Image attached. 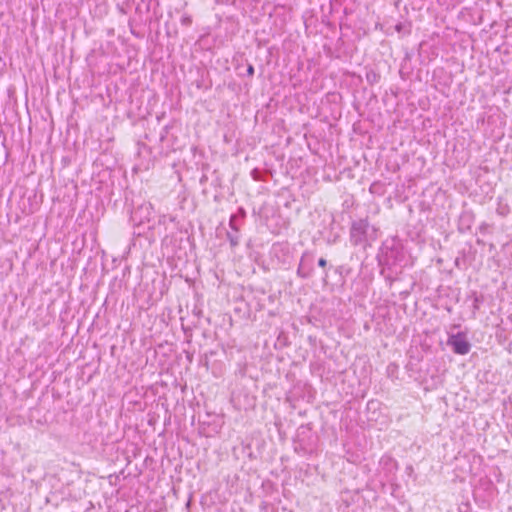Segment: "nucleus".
<instances>
[{
  "label": "nucleus",
  "instance_id": "f03ea898",
  "mask_svg": "<svg viewBox=\"0 0 512 512\" xmlns=\"http://www.w3.org/2000/svg\"><path fill=\"white\" fill-rule=\"evenodd\" d=\"M378 229L369 223L368 218L358 219L351 223L349 238L353 246H365L377 239Z\"/></svg>",
  "mask_w": 512,
  "mask_h": 512
},
{
  "label": "nucleus",
  "instance_id": "0eeeda50",
  "mask_svg": "<svg viewBox=\"0 0 512 512\" xmlns=\"http://www.w3.org/2000/svg\"><path fill=\"white\" fill-rule=\"evenodd\" d=\"M192 23V19L190 16H183L181 18V24L184 26H190Z\"/></svg>",
  "mask_w": 512,
  "mask_h": 512
},
{
  "label": "nucleus",
  "instance_id": "9b49d317",
  "mask_svg": "<svg viewBox=\"0 0 512 512\" xmlns=\"http://www.w3.org/2000/svg\"><path fill=\"white\" fill-rule=\"evenodd\" d=\"M381 461H382V462H383V461H385V462H387V463L389 462V463H391V464H394L393 460H392L391 458H389V457L382 458V459H381Z\"/></svg>",
  "mask_w": 512,
  "mask_h": 512
},
{
  "label": "nucleus",
  "instance_id": "7ed1b4c3",
  "mask_svg": "<svg viewBox=\"0 0 512 512\" xmlns=\"http://www.w3.org/2000/svg\"><path fill=\"white\" fill-rule=\"evenodd\" d=\"M245 217V210L243 208L239 209L238 214H233L229 220L230 230L227 231V239L230 242L232 247H236L240 242V226L243 223V218Z\"/></svg>",
  "mask_w": 512,
  "mask_h": 512
},
{
  "label": "nucleus",
  "instance_id": "1a4fd4ad",
  "mask_svg": "<svg viewBox=\"0 0 512 512\" xmlns=\"http://www.w3.org/2000/svg\"><path fill=\"white\" fill-rule=\"evenodd\" d=\"M366 77H367V79H378L379 78V76L374 72L367 73Z\"/></svg>",
  "mask_w": 512,
  "mask_h": 512
},
{
  "label": "nucleus",
  "instance_id": "39448f33",
  "mask_svg": "<svg viewBox=\"0 0 512 512\" xmlns=\"http://www.w3.org/2000/svg\"><path fill=\"white\" fill-rule=\"evenodd\" d=\"M313 262H314V255L309 252L305 251L300 259L298 268H297V275L300 278L307 279L310 278L313 274Z\"/></svg>",
  "mask_w": 512,
  "mask_h": 512
},
{
  "label": "nucleus",
  "instance_id": "20e7f679",
  "mask_svg": "<svg viewBox=\"0 0 512 512\" xmlns=\"http://www.w3.org/2000/svg\"><path fill=\"white\" fill-rule=\"evenodd\" d=\"M448 346H450L454 353L465 355L470 351L471 345L468 342L464 333H457L450 335L447 340Z\"/></svg>",
  "mask_w": 512,
  "mask_h": 512
},
{
  "label": "nucleus",
  "instance_id": "9d476101",
  "mask_svg": "<svg viewBox=\"0 0 512 512\" xmlns=\"http://www.w3.org/2000/svg\"><path fill=\"white\" fill-rule=\"evenodd\" d=\"M247 74H248V76H253L254 75V67L252 65H249L247 67Z\"/></svg>",
  "mask_w": 512,
  "mask_h": 512
},
{
  "label": "nucleus",
  "instance_id": "6e6552de",
  "mask_svg": "<svg viewBox=\"0 0 512 512\" xmlns=\"http://www.w3.org/2000/svg\"><path fill=\"white\" fill-rule=\"evenodd\" d=\"M326 265H327V261H326V259H324V258H320V259L318 260V266H319V267L325 268V267H326Z\"/></svg>",
  "mask_w": 512,
  "mask_h": 512
},
{
  "label": "nucleus",
  "instance_id": "f8f14e48",
  "mask_svg": "<svg viewBox=\"0 0 512 512\" xmlns=\"http://www.w3.org/2000/svg\"><path fill=\"white\" fill-rule=\"evenodd\" d=\"M252 173H253V177H254V179H257V177H256V175H255V174L257 173V171H256V170H253V172H252Z\"/></svg>",
  "mask_w": 512,
  "mask_h": 512
},
{
  "label": "nucleus",
  "instance_id": "423d86ee",
  "mask_svg": "<svg viewBox=\"0 0 512 512\" xmlns=\"http://www.w3.org/2000/svg\"><path fill=\"white\" fill-rule=\"evenodd\" d=\"M395 30L398 33H403L405 35H408L411 33V24L410 23H398L395 25Z\"/></svg>",
  "mask_w": 512,
  "mask_h": 512
},
{
  "label": "nucleus",
  "instance_id": "f257e3e1",
  "mask_svg": "<svg viewBox=\"0 0 512 512\" xmlns=\"http://www.w3.org/2000/svg\"><path fill=\"white\" fill-rule=\"evenodd\" d=\"M404 259V248L396 237L386 239L381 246L378 255V263L381 266V275L390 283L395 280L392 275V267L398 265Z\"/></svg>",
  "mask_w": 512,
  "mask_h": 512
}]
</instances>
